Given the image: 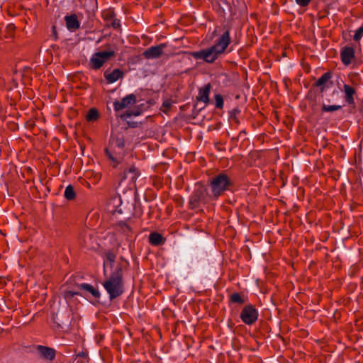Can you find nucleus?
I'll use <instances>...</instances> for the list:
<instances>
[{
  "label": "nucleus",
  "instance_id": "nucleus-1",
  "mask_svg": "<svg viewBox=\"0 0 363 363\" xmlns=\"http://www.w3.org/2000/svg\"><path fill=\"white\" fill-rule=\"evenodd\" d=\"M232 185L230 177L225 173H220L214 176L210 182V193H205L202 189H198L194 192L190 200L192 208H195L199 203H206L210 201L216 200Z\"/></svg>",
  "mask_w": 363,
  "mask_h": 363
},
{
  "label": "nucleus",
  "instance_id": "nucleus-2",
  "mask_svg": "<svg viewBox=\"0 0 363 363\" xmlns=\"http://www.w3.org/2000/svg\"><path fill=\"white\" fill-rule=\"evenodd\" d=\"M230 43L229 30H225L216 40L213 45L191 52V55L196 60H202L207 63L214 62L227 50Z\"/></svg>",
  "mask_w": 363,
  "mask_h": 363
},
{
  "label": "nucleus",
  "instance_id": "nucleus-3",
  "mask_svg": "<svg viewBox=\"0 0 363 363\" xmlns=\"http://www.w3.org/2000/svg\"><path fill=\"white\" fill-rule=\"evenodd\" d=\"M102 285L108 293L110 300L118 298L123 293V273L121 264H118L113 272L106 277Z\"/></svg>",
  "mask_w": 363,
  "mask_h": 363
},
{
  "label": "nucleus",
  "instance_id": "nucleus-4",
  "mask_svg": "<svg viewBox=\"0 0 363 363\" xmlns=\"http://www.w3.org/2000/svg\"><path fill=\"white\" fill-rule=\"evenodd\" d=\"M115 52L113 50L97 52L92 55L90 62L94 69H98L108 61L111 57H113Z\"/></svg>",
  "mask_w": 363,
  "mask_h": 363
},
{
  "label": "nucleus",
  "instance_id": "nucleus-5",
  "mask_svg": "<svg viewBox=\"0 0 363 363\" xmlns=\"http://www.w3.org/2000/svg\"><path fill=\"white\" fill-rule=\"evenodd\" d=\"M258 316V311L251 304L245 306L240 315L242 321L248 325L255 323L257 320Z\"/></svg>",
  "mask_w": 363,
  "mask_h": 363
},
{
  "label": "nucleus",
  "instance_id": "nucleus-6",
  "mask_svg": "<svg viewBox=\"0 0 363 363\" xmlns=\"http://www.w3.org/2000/svg\"><path fill=\"white\" fill-rule=\"evenodd\" d=\"M136 96L133 94H128L121 101L113 102V108L116 111L126 108L136 103Z\"/></svg>",
  "mask_w": 363,
  "mask_h": 363
},
{
  "label": "nucleus",
  "instance_id": "nucleus-7",
  "mask_svg": "<svg viewBox=\"0 0 363 363\" xmlns=\"http://www.w3.org/2000/svg\"><path fill=\"white\" fill-rule=\"evenodd\" d=\"M122 204L121 197L119 195H115L106 203V211L110 213H121V206Z\"/></svg>",
  "mask_w": 363,
  "mask_h": 363
},
{
  "label": "nucleus",
  "instance_id": "nucleus-8",
  "mask_svg": "<svg viewBox=\"0 0 363 363\" xmlns=\"http://www.w3.org/2000/svg\"><path fill=\"white\" fill-rule=\"evenodd\" d=\"M342 62L345 65L348 66L354 59V49L352 47H345L340 53Z\"/></svg>",
  "mask_w": 363,
  "mask_h": 363
},
{
  "label": "nucleus",
  "instance_id": "nucleus-9",
  "mask_svg": "<svg viewBox=\"0 0 363 363\" xmlns=\"http://www.w3.org/2000/svg\"><path fill=\"white\" fill-rule=\"evenodd\" d=\"M164 47V44L152 46L144 52V56L147 59L157 58L162 54Z\"/></svg>",
  "mask_w": 363,
  "mask_h": 363
},
{
  "label": "nucleus",
  "instance_id": "nucleus-10",
  "mask_svg": "<svg viewBox=\"0 0 363 363\" xmlns=\"http://www.w3.org/2000/svg\"><path fill=\"white\" fill-rule=\"evenodd\" d=\"M341 91L345 94V101L350 105L353 104L354 103V96L356 93L355 89L347 84H344Z\"/></svg>",
  "mask_w": 363,
  "mask_h": 363
},
{
  "label": "nucleus",
  "instance_id": "nucleus-11",
  "mask_svg": "<svg viewBox=\"0 0 363 363\" xmlns=\"http://www.w3.org/2000/svg\"><path fill=\"white\" fill-rule=\"evenodd\" d=\"M37 351L40 357L48 360H52L55 357L54 349L45 346L38 345Z\"/></svg>",
  "mask_w": 363,
  "mask_h": 363
},
{
  "label": "nucleus",
  "instance_id": "nucleus-12",
  "mask_svg": "<svg viewBox=\"0 0 363 363\" xmlns=\"http://www.w3.org/2000/svg\"><path fill=\"white\" fill-rule=\"evenodd\" d=\"M139 175L140 172L138 169H136L135 166H130L121 174V181L128 179L134 182Z\"/></svg>",
  "mask_w": 363,
  "mask_h": 363
},
{
  "label": "nucleus",
  "instance_id": "nucleus-13",
  "mask_svg": "<svg viewBox=\"0 0 363 363\" xmlns=\"http://www.w3.org/2000/svg\"><path fill=\"white\" fill-rule=\"evenodd\" d=\"M211 90V84H207L203 87L199 89V94L197 96V100L204 104H207L209 101V94Z\"/></svg>",
  "mask_w": 363,
  "mask_h": 363
},
{
  "label": "nucleus",
  "instance_id": "nucleus-14",
  "mask_svg": "<svg viewBox=\"0 0 363 363\" xmlns=\"http://www.w3.org/2000/svg\"><path fill=\"white\" fill-rule=\"evenodd\" d=\"M123 76V72L119 69H115L111 73H108L106 72L104 73V77L107 80L108 83L112 84L118 81L119 79L122 78Z\"/></svg>",
  "mask_w": 363,
  "mask_h": 363
},
{
  "label": "nucleus",
  "instance_id": "nucleus-15",
  "mask_svg": "<svg viewBox=\"0 0 363 363\" xmlns=\"http://www.w3.org/2000/svg\"><path fill=\"white\" fill-rule=\"evenodd\" d=\"M65 21L67 28L70 30H75L79 27V23L76 15L66 16Z\"/></svg>",
  "mask_w": 363,
  "mask_h": 363
},
{
  "label": "nucleus",
  "instance_id": "nucleus-16",
  "mask_svg": "<svg viewBox=\"0 0 363 363\" xmlns=\"http://www.w3.org/2000/svg\"><path fill=\"white\" fill-rule=\"evenodd\" d=\"M115 259L116 255L113 252L108 251L106 253V258L104 261V274L105 275L106 274V267L110 266V267L112 268Z\"/></svg>",
  "mask_w": 363,
  "mask_h": 363
},
{
  "label": "nucleus",
  "instance_id": "nucleus-17",
  "mask_svg": "<svg viewBox=\"0 0 363 363\" xmlns=\"http://www.w3.org/2000/svg\"><path fill=\"white\" fill-rule=\"evenodd\" d=\"M332 74L330 72L324 73L316 82L315 86L320 87L321 91H323L325 89L326 83L331 79Z\"/></svg>",
  "mask_w": 363,
  "mask_h": 363
},
{
  "label": "nucleus",
  "instance_id": "nucleus-18",
  "mask_svg": "<svg viewBox=\"0 0 363 363\" xmlns=\"http://www.w3.org/2000/svg\"><path fill=\"white\" fill-rule=\"evenodd\" d=\"M111 142L113 146L119 149H123L125 145L124 138L121 135H112Z\"/></svg>",
  "mask_w": 363,
  "mask_h": 363
},
{
  "label": "nucleus",
  "instance_id": "nucleus-19",
  "mask_svg": "<svg viewBox=\"0 0 363 363\" xmlns=\"http://www.w3.org/2000/svg\"><path fill=\"white\" fill-rule=\"evenodd\" d=\"M150 243L153 245H160L164 242L163 237L158 233H152L149 235Z\"/></svg>",
  "mask_w": 363,
  "mask_h": 363
},
{
  "label": "nucleus",
  "instance_id": "nucleus-20",
  "mask_svg": "<svg viewBox=\"0 0 363 363\" xmlns=\"http://www.w3.org/2000/svg\"><path fill=\"white\" fill-rule=\"evenodd\" d=\"M117 228L124 234H128L130 232V226L123 221H120L117 224Z\"/></svg>",
  "mask_w": 363,
  "mask_h": 363
},
{
  "label": "nucleus",
  "instance_id": "nucleus-21",
  "mask_svg": "<svg viewBox=\"0 0 363 363\" xmlns=\"http://www.w3.org/2000/svg\"><path fill=\"white\" fill-rule=\"evenodd\" d=\"M230 300L232 303L240 304L244 303L245 301L244 298L238 293L232 294L230 296Z\"/></svg>",
  "mask_w": 363,
  "mask_h": 363
},
{
  "label": "nucleus",
  "instance_id": "nucleus-22",
  "mask_svg": "<svg viewBox=\"0 0 363 363\" xmlns=\"http://www.w3.org/2000/svg\"><path fill=\"white\" fill-rule=\"evenodd\" d=\"M99 118V113L96 108H91L86 115V120L88 121H93L97 120Z\"/></svg>",
  "mask_w": 363,
  "mask_h": 363
},
{
  "label": "nucleus",
  "instance_id": "nucleus-23",
  "mask_svg": "<svg viewBox=\"0 0 363 363\" xmlns=\"http://www.w3.org/2000/svg\"><path fill=\"white\" fill-rule=\"evenodd\" d=\"M65 197L68 199L71 200L73 199L75 196V192L74 191L73 187L71 185H68L65 190L64 192Z\"/></svg>",
  "mask_w": 363,
  "mask_h": 363
},
{
  "label": "nucleus",
  "instance_id": "nucleus-24",
  "mask_svg": "<svg viewBox=\"0 0 363 363\" xmlns=\"http://www.w3.org/2000/svg\"><path fill=\"white\" fill-rule=\"evenodd\" d=\"M140 114V111L137 108L131 111H126L125 113L121 115V118L123 119H127L131 116H137Z\"/></svg>",
  "mask_w": 363,
  "mask_h": 363
},
{
  "label": "nucleus",
  "instance_id": "nucleus-25",
  "mask_svg": "<svg viewBox=\"0 0 363 363\" xmlns=\"http://www.w3.org/2000/svg\"><path fill=\"white\" fill-rule=\"evenodd\" d=\"M342 108L340 105H325L322 107V110L325 112H333Z\"/></svg>",
  "mask_w": 363,
  "mask_h": 363
},
{
  "label": "nucleus",
  "instance_id": "nucleus-26",
  "mask_svg": "<svg viewBox=\"0 0 363 363\" xmlns=\"http://www.w3.org/2000/svg\"><path fill=\"white\" fill-rule=\"evenodd\" d=\"M172 105V101L170 99H165L162 105L161 110L164 113H167L169 110L171 108Z\"/></svg>",
  "mask_w": 363,
  "mask_h": 363
},
{
  "label": "nucleus",
  "instance_id": "nucleus-27",
  "mask_svg": "<svg viewBox=\"0 0 363 363\" xmlns=\"http://www.w3.org/2000/svg\"><path fill=\"white\" fill-rule=\"evenodd\" d=\"M363 37V24L355 31L353 39L356 42H359Z\"/></svg>",
  "mask_w": 363,
  "mask_h": 363
},
{
  "label": "nucleus",
  "instance_id": "nucleus-28",
  "mask_svg": "<svg viewBox=\"0 0 363 363\" xmlns=\"http://www.w3.org/2000/svg\"><path fill=\"white\" fill-rule=\"evenodd\" d=\"M215 104L217 108H222L223 106V99L221 95H215Z\"/></svg>",
  "mask_w": 363,
  "mask_h": 363
},
{
  "label": "nucleus",
  "instance_id": "nucleus-29",
  "mask_svg": "<svg viewBox=\"0 0 363 363\" xmlns=\"http://www.w3.org/2000/svg\"><path fill=\"white\" fill-rule=\"evenodd\" d=\"M106 153L108 158L111 160L116 164V165L121 162L119 158H118L117 157H114L108 149L106 150Z\"/></svg>",
  "mask_w": 363,
  "mask_h": 363
},
{
  "label": "nucleus",
  "instance_id": "nucleus-30",
  "mask_svg": "<svg viewBox=\"0 0 363 363\" xmlns=\"http://www.w3.org/2000/svg\"><path fill=\"white\" fill-rule=\"evenodd\" d=\"M311 0H296V3L300 6H306Z\"/></svg>",
  "mask_w": 363,
  "mask_h": 363
},
{
  "label": "nucleus",
  "instance_id": "nucleus-31",
  "mask_svg": "<svg viewBox=\"0 0 363 363\" xmlns=\"http://www.w3.org/2000/svg\"><path fill=\"white\" fill-rule=\"evenodd\" d=\"M79 287L82 289H84L90 293L91 289L93 286L89 284H82L79 286Z\"/></svg>",
  "mask_w": 363,
  "mask_h": 363
},
{
  "label": "nucleus",
  "instance_id": "nucleus-32",
  "mask_svg": "<svg viewBox=\"0 0 363 363\" xmlns=\"http://www.w3.org/2000/svg\"><path fill=\"white\" fill-rule=\"evenodd\" d=\"M77 294H79V293L74 292V291H65V298L66 299H68V298H72V296H74V295H77Z\"/></svg>",
  "mask_w": 363,
  "mask_h": 363
},
{
  "label": "nucleus",
  "instance_id": "nucleus-33",
  "mask_svg": "<svg viewBox=\"0 0 363 363\" xmlns=\"http://www.w3.org/2000/svg\"><path fill=\"white\" fill-rule=\"evenodd\" d=\"M90 294H91L95 298H99L100 296V292L94 287L91 289Z\"/></svg>",
  "mask_w": 363,
  "mask_h": 363
},
{
  "label": "nucleus",
  "instance_id": "nucleus-34",
  "mask_svg": "<svg viewBox=\"0 0 363 363\" xmlns=\"http://www.w3.org/2000/svg\"><path fill=\"white\" fill-rule=\"evenodd\" d=\"M112 26L114 28H117L120 26V21L118 20H113V22H112Z\"/></svg>",
  "mask_w": 363,
  "mask_h": 363
}]
</instances>
